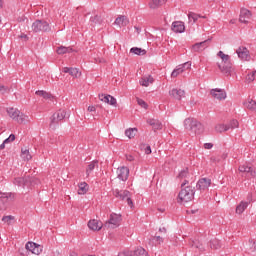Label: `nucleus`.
I'll list each match as a JSON object with an SVG mask.
<instances>
[{"label": "nucleus", "instance_id": "f257e3e1", "mask_svg": "<svg viewBox=\"0 0 256 256\" xmlns=\"http://www.w3.org/2000/svg\"><path fill=\"white\" fill-rule=\"evenodd\" d=\"M189 185V180H184L181 184V190L178 194V203H189L195 199V187Z\"/></svg>", "mask_w": 256, "mask_h": 256}, {"label": "nucleus", "instance_id": "f03ea898", "mask_svg": "<svg viewBox=\"0 0 256 256\" xmlns=\"http://www.w3.org/2000/svg\"><path fill=\"white\" fill-rule=\"evenodd\" d=\"M217 55L218 57H220V59H222L223 63V65L217 64L219 70L221 71V73L226 75V77H229V75H231V72L233 71V63H231V56L223 53V51H219Z\"/></svg>", "mask_w": 256, "mask_h": 256}, {"label": "nucleus", "instance_id": "7ed1b4c3", "mask_svg": "<svg viewBox=\"0 0 256 256\" xmlns=\"http://www.w3.org/2000/svg\"><path fill=\"white\" fill-rule=\"evenodd\" d=\"M184 127L185 129H187V131H191L192 133H195V135H201V133L205 131V127H203V124H201V122L193 118L185 119Z\"/></svg>", "mask_w": 256, "mask_h": 256}, {"label": "nucleus", "instance_id": "20e7f679", "mask_svg": "<svg viewBox=\"0 0 256 256\" xmlns=\"http://www.w3.org/2000/svg\"><path fill=\"white\" fill-rule=\"evenodd\" d=\"M11 201H15V193L0 192V211H5L9 207Z\"/></svg>", "mask_w": 256, "mask_h": 256}, {"label": "nucleus", "instance_id": "39448f33", "mask_svg": "<svg viewBox=\"0 0 256 256\" xmlns=\"http://www.w3.org/2000/svg\"><path fill=\"white\" fill-rule=\"evenodd\" d=\"M113 195L120 201H126L129 207H133V200L131 199V192L129 190L115 189L113 190Z\"/></svg>", "mask_w": 256, "mask_h": 256}, {"label": "nucleus", "instance_id": "423d86ee", "mask_svg": "<svg viewBox=\"0 0 256 256\" xmlns=\"http://www.w3.org/2000/svg\"><path fill=\"white\" fill-rule=\"evenodd\" d=\"M7 113L11 119H14V121H17V123H25V121H29V116L21 113L16 108H8Z\"/></svg>", "mask_w": 256, "mask_h": 256}, {"label": "nucleus", "instance_id": "0eeeda50", "mask_svg": "<svg viewBox=\"0 0 256 256\" xmlns=\"http://www.w3.org/2000/svg\"><path fill=\"white\" fill-rule=\"evenodd\" d=\"M37 181V179L30 176L18 177L14 179V185H17L18 187H31L37 184Z\"/></svg>", "mask_w": 256, "mask_h": 256}, {"label": "nucleus", "instance_id": "6e6552de", "mask_svg": "<svg viewBox=\"0 0 256 256\" xmlns=\"http://www.w3.org/2000/svg\"><path fill=\"white\" fill-rule=\"evenodd\" d=\"M32 31L34 33H45L47 31H51V26H49V22L45 20H36L32 24Z\"/></svg>", "mask_w": 256, "mask_h": 256}, {"label": "nucleus", "instance_id": "1a4fd4ad", "mask_svg": "<svg viewBox=\"0 0 256 256\" xmlns=\"http://www.w3.org/2000/svg\"><path fill=\"white\" fill-rule=\"evenodd\" d=\"M67 117V112L65 110H58L56 113L52 115L50 118V127H55L59 121H63Z\"/></svg>", "mask_w": 256, "mask_h": 256}, {"label": "nucleus", "instance_id": "9d476101", "mask_svg": "<svg viewBox=\"0 0 256 256\" xmlns=\"http://www.w3.org/2000/svg\"><path fill=\"white\" fill-rule=\"evenodd\" d=\"M236 53H237L239 59H241V61H251V54L249 52V49H247V47L240 46L236 50Z\"/></svg>", "mask_w": 256, "mask_h": 256}, {"label": "nucleus", "instance_id": "9b49d317", "mask_svg": "<svg viewBox=\"0 0 256 256\" xmlns=\"http://www.w3.org/2000/svg\"><path fill=\"white\" fill-rule=\"evenodd\" d=\"M213 99H217L218 101H223L227 99V92L223 89L215 88L210 91Z\"/></svg>", "mask_w": 256, "mask_h": 256}, {"label": "nucleus", "instance_id": "f8f14e48", "mask_svg": "<svg viewBox=\"0 0 256 256\" xmlns=\"http://www.w3.org/2000/svg\"><path fill=\"white\" fill-rule=\"evenodd\" d=\"M209 187H211V179L209 178H202L199 179L197 184H196V189L198 191H207V189H209Z\"/></svg>", "mask_w": 256, "mask_h": 256}, {"label": "nucleus", "instance_id": "ddd939ff", "mask_svg": "<svg viewBox=\"0 0 256 256\" xmlns=\"http://www.w3.org/2000/svg\"><path fill=\"white\" fill-rule=\"evenodd\" d=\"M238 171H240V173H246L247 177H256L255 168H253L247 164H243V165L239 166Z\"/></svg>", "mask_w": 256, "mask_h": 256}, {"label": "nucleus", "instance_id": "4468645a", "mask_svg": "<svg viewBox=\"0 0 256 256\" xmlns=\"http://www.w3.org/2000/svg\"><path fill=\"white\" fill-rule=\"evenodd\" d=\"M117 178L120 181H127L129 179V168L122 166L117 169Z\"/></svg>", "mask_w": 256, "mask_h": 256}, {"label": "nucleus", "instance_id": "2eb2a0df", "mask_svg": "<svg viewBox=\"0 0 256 256\" xmlns=\"http://www.w3.org/2000/svg\"><path fill=\"white\" fill-rule=\"evenodd\" d=\"M209 47V40H205L203 42L195 43L192 46V51L194 53H201V51H205Z\"/></svg>", "mask_w": 256, "mask_h": 256}, {"label": "nucleus", "instance_id": "dca6fc26", "mask_svg": "<svg viewBox=\"0 0 256 256\" xmlns=\"http://www.w3.org/2000/svg\"><path fill=\"white\" fill-rule=\"evenodd\" d=\"M169 95L173 99H176V101H181V99L185 97V90L173 88L172 90L169 91Z\"/></svg>", "mask_w": 256, "mask_h": 256}, {"label": "nucleus", "instance_id": "f3484780", "mask_svg": "<svg viewBox=\"0 0 256 256\" xmlns=\"http://www.w3.org/2000/svg\"><path fill=\"white\" fill-rule=\"evenodd\" d=\"M249 19H251V11H249L246 8H242L240 10V17H239L240 23H244L245 25H247V23H249Z\"/></svg>", "mask_w": 256, "mask_h": 256}, {"label": "nucleus", "instance_id": "a211bd4d", "mask_svg": "<svg viewBox=\"0 0 256 256\" xmlns=\"http://www.w3.org/2000/svg\"><path fill=\"white\" fill-rule=\"evenodd\" d=\"M100 101H103V103H108V105H112L114 107H117V99L111 95H105L101 94L99 95Z\"/></svg>", "mask_w": 256, "mask_h": 256}, {"label": "nucleus", "instance_id": "6ab92c4d", "mask_svg": "<svg viewBox=\"0 0 256 256\" xmlns=\"http://www.w3.org/2000/svg\"><path fill=\"white\" fill-rule=\"evenodd\" d=\"M174 33H185V23L181 21H174L171 26Z\"/></svg>", "mask_w": 256, "mask_h": 256}, {"label": "nucleus", "instance_id": "aec40b11", "mask_svg": "<svg viewBox=\"0 0 256 256\" xmlns=\"http://www.w3.org/2000/svg\"><path fill=\"white\" fill-rule=\"evenodd\" d=\"M62 73H69L74 79L81 77V72H79V69L73 67H64L62 69Z\"/></svg>", "mask_w": 256, "mask_h": 256}, {"label": "nucleus", "instance_id": "412c9836", "mask_svg": "<svg viewBox=\"0 0 256 256\" xmlns=\"http://www.w3.org/2000/svg\"><path fill=\"white\" fill-rule=\"evenodd\" d=\"M154 82L155 79L151 75L144 76L140 79V85H142V87H149V85H152Z\"/></svg>", "mask_w": 256, "mask_h": 256}, {"label": "nucleus", "instance_id": "4be33fe9", "mask_svg": "<svg viewBox=\"0 0 256 256\" xmlns=\"http://www.w3.org/2000/svg\"><path fill=\"white\" fill-rule=\"evenodd\" d=\"M122 221V217H121V214H111L110 215V218L108 220V224L109 225H117L119 223H121Z\"/></svg>", "mask_w": 256, "mask_h": 256}, {"label": "nucleus", "instance_id": "5701e85b", "mask_svg": "<svg viewBox=\"0 0 256 256\" xmlns=\"http://www.w3.org/2000/svg\"><path fill=\"white\" fill-rule=\"evenodd\" d=\"M115 25H119V27H127L129 23V18L127 16H119L115 19Z\"/></svg>", "mask_w": 256, "mask_h": 256}, {"label": "nucleus", "instance_id": "b1692460", "mask_svg": "<svg viewBox=\"0 0 256 256\" xmlns=\"http://www.w3.org/2000/svg\"><path fill=\"white\" fill-rule=\"evenodd\" d=\"M147 123H149V125H151L152 129H154V131H159L161 129H163V124H161V122L157 119H150L147 121Z\"/></svg>", "mask_w": 256, "mask_h": 256}, {"label": "nucleus", "instance_id": "393cba45", "mask_svg": "<svg viewBox=\"0 0 256 256\" xmlns=\"http://www.w3.org/2000/svg\"><path fill=\"white\" fill-rule=\"evenodd\" d=\"M87 191H89V184L87 182L78 184V195H85Z\"/></svg>", "mask_w": 256, "mask_h": 256}, {"label": "nucleus", "instance_id": "a878e982", "mask_svg": "<svg viewBox=\"0 0 256 256\" xmlns=\"http://www.w3.org/2000/svg\"><path fill=\"white\" fill-rule=\"evenodd\" d=\"M201 15L195 13V12H190L188 13V20H189V23H191V25H195V23H197V21L199 19H201Z\"/></svg>", "mask_w": 256, "mask_h": 256}, {"label": "nucleus", "instance_id": "bb28decb", "mask_svg": "<svg viewBox=\"0 0 256 256\" xmlns=\"http://www.w3.org/2000/svg\"><path fill=\"white\" fill-rule=\"evenodd\" d=\"M248 207L249 202L241 201L240 204L236 207L237 215H241Z\"/></svg>", "mask_w": 256, "mask_h": 256}, {"label": "nucleus", "instance_id": "cd10ccee", "mask_svg": "<svg viewBox=\"0 0 256 256\" xmlns=\"http://www.w3.org/2000/svg\"><path fill=\"white\" fill-rule=\"evenodd\" d=\"M244 107L250 111H256V102L253 99L243 102Z\"/></svg>", "mask_w": 256, "mask_h": 256}, {"label": "nucleus", "instance_id": "c85d7f7f", "mask_svg": "<svg viewBox=\"0 0 256 256\" xmlns=\"http://www.w3.org/2000/svg\"><path fill=\"white\" fill-rule=\"evenodd\" d=\"M209 246L211 249H214V250L221 249L222 247L221 241L217 238L210 240Z\"/></svg>", "mask_w": 256, "mask_h": 256}, {"label": "nucleus", "instance_id": "c756f323", "mask_svg": "<svg viewBox=\"0 0 256 256\" xmlns=\"http://www.w3.org/2000/svg\"><path fill=\"white\" fill-rule=\"evenodd\" d=\"M36 95H38V97H43V99H49V100L53 99V95L44 90L36 91Z\"/></svg>", "mask_w": 256, "mask_h": 256}, {"label": "nucleus", "instance_id": "7c9ffc66", "mask_svg": "<svg viewBox=\"0 0 256 256\" xmlns=\"http://www.w3.org/2000/svg\"><path fill=\"white\" fill-rule=\"evenodd\" d=\"M58 55H65V53H73V48L71 47H65V46H60L56 50Z\"/></svg>", "mask_w": 256, "mask_h": 256}, {"label": "nucleus", "instance_id": "2f4dec72", "mask_svg": "<svg viewBox=\"0 0 256 256\" xmlns=\"http://www.w3.org/2000/svg\"><path fill=\"white\" fill-rule=\"evenodd\" d=\"M132 256H147V250H145L143 247H138L132 251Z\"/></svg>", "mask_w": 256, "mask_h": 256}, {"label": "nucleus", "instance_id": "473e14b6", "mask_svg": "<svg viewBox=\"0 0 256 256\" xmlns=\"http://www.w3.org/2000/svg\"><path fill=\"white\" fill-rule=\"evenodd\" d=\"M167 3V0H153L150 3V9H157V7H161V5H165Z\"/></svg>", "mask_w": 256, "mask_h": 256}, {"label": "nucleus", "instance_id": "72a5a7b5", "mask_svg": "<svg viewBox=\"0 0 256 256\" xmlns=\"http://www.w3.org/2000/svg\"><path fill=\"white\" fill-rule=\"evenodd\" d=\"M130 53H134V55H146L147 50L139 48V47H133L130 49Z\"/></svg>", "mask_w": 256, "mask_h": 256}, {"label": "nucleus", "instance_id": "f704fd0d", "mask_svg": "<svg viewBox=\"0 0 256 256\" xmlns=\"http://www.w3.org/2000/svg\"><path fill=\"white\" fill-rule=\"evenodd\" d=\"M98 161H92L89 165L88 168L86 169V175L89 177L91 173L95 170V167H97Z\"/></svg>", "mask_w": 256, "mask_h": 256}, {"label": "nucleus", "instance_id": "c9c22d12", "mask_svg": "<svg viewBox=\"0 0 256 256\" xmlns=\"http://www.w3.org/2000/svg\"><path fill=\"white\" fill-rule=\"evenodd\" d=\"M21 157L22 159H24V161H31L32 156H31V153H29V149H22Z\"/></svg>", "mask_w": 256, "mask_h": 256}, {"label": "nucleus", "instance_id": "e433bc0d", "mask_svg": "<svg viewBox=\"0 0 256 256\" xmlns=\"http://www.w3.org/2000/svg\"><path fill=\"white\" fill-rule=\"evenodd\" d=\"M125 135L128 139H133L137 135V128H130L125 131Z\"/></svg>", "mask_w": 256, "mask_h": 256}, {"label": "nucleus", "instance_id": "4c0bfd02", "mask_svg": "<svg viewBox=\"0 0 256 256\" xmlns=\"http://www.w3.org/2000/svg\"><path fill=\"white\" fill-rule=\"evenodd\" d=\"M90 22L94 23V25H102L103 18H101V16H99V15H95L90 18Z\"/></svg>", "mask_w": 256, "mask_h": 256}, {"label": "nucleus", "instance_id": "58836bf2", "mask_svg": "<svg viewBox=\"0 0 256 256\" xmlns=\"http://www.w3.org/2000/svg\"><path fill=\"white\" fill-rule=\"evenodd\" d=\"M3 223H5L6 225H13V223H15V216H4L2 218Z\"/></svg>", "mask_w": 256, "mask_h": 256}, {"label": "nucleus", "instance_id": "ea45409f", "mask_svg": "<svg viewBox=\"0 0 256 256\" xmlns=\"http://www.w3.org/2000/svg\"><path fill=\"white\" fill-rule=\"evenodd\" d=\"M215 130L217 131V133H223L225 131H229V126L224 124H218L216 125Z\"/></svg>", "mask_w": 256, "mask_h": 256}, {"label": "nucleus", "instance_id": "a19ab883", "mask_svg": "<svg viewBox=\"0 0 256 256\" xmlns=\"http://www.w3.org/2000/svg\"><path fill=\"white\" fill-rule=\"evenodd\" d=\"M183 71H185V69H183L180 65L173 70V72L171 73V77H178L179 75H181V73H183Z\"/></svg>", "mask_w": 256, "mask_h": 256}, {"label": "nucleus", "instance_id": "79ce46f5", "mask_svg": "<svg viewBox=\"0 0 256 256\" xmlns=\"http://www.w3.org/2000/svg\"><path fill=\"white\" fill-rule=\"evenodd\" d=\"M256 79V70L252 71L251 73H248L246 76V81L248 83H253V81Z\"/></svg>", "mask_w": 256, "mask_h": 256}, {"label": "nucleus", "instance_id": "37998d69", "mask_svg": "<svg viewBox=\"0 0 256 256\" xmlns=\"http://www.w3.org/2000/svg\"><path fill=\"white\" fill-rule=\"evenodd\" d=\"M37 246V243L35 242H28L26 245H25V249L27 251H30L31 253H33V249H35V247Z\"/></svg>", "mask_w": 256, "mask_h": 256}, {"label": "nucleus", "instance_id": "c03bdc74", "mask_svg": "<svg viewBox=\"0 0 256 256\" xmlns=\"http://www.w3.org/2000/svg\"><path fill=\"white\" fill-rule=\"evenodd\" d=\"M43 251V247L39 244H36V246L33 248L32 253L34 255H41V252Z\"/></svg>", "mask_w": 256, "mask_h": 256}, {"label": "nucleus", "instance_id": "a18cd8bd", "mask_svg": "<svg viewBox=\"0 0 256 256\" xmlns=\"http://www.w3.org/2000/svg\"><path fill=\"white\" fill-rule=\"evenodd\" d=\"M227 126L229 127V129H237V127H239V121L237 120H231L229 124H227Z\"/></svg>", "mask_w": 256, "mask_h": 256}, {"label": "nucleus", "instance_id": "49530a36", "mask_svg": "<svg viewBox=\"0 0 256 256\" xmlns=\"http://www.w3.org/2000/svg\"><path fill=\"white\" fill-rule=\"evenodd\" d=\"M187 177H189V171L187 169L182 170L179 174H178V178L179 179H187Z\"/></svg>", "mask_w": 256, "mask_h": 256}, {"label": "nucleus", "instance_id": "de8ad7c7", "mask_svg": "<svg viewBox=\"0 0 256 256\" xmlns=\"http://www.w3.org/2000/svg\"><path fill=\"white\" fill-rule=\"evenodd\" d=\"M118 256H133V251H130L128 249L122 250L118 253Z\"/></svg>", "mask_w": 256, "mask_h": 256}, {"label": "nucleus", "instance_id": "09e8293b", "mask_svg": "<svg viewBox=\"0 0 256 256\" xmlns=\"http://www.w3.org/2000/svg\"><path fill=\"white\" fill-rule=\"evenodd\" d=\"M88 229L90 231H101L103 229V226H99V225H88Z\"/></svg>", "mask_w": 256, "mask_h": 256}, {"label": "nucleus", "instance_id": "8fccbe9b", "mask_svg": "<svg viewBox=\"0 0 256 256\" xmlns=\"http://www.w3.org/2000/svg\"><path fill=\"white\" fill-rule=\"evenodd\" d=\"M137 103L138 105H140V107H142L143 109H147L149 106L147 105V102H145L143 99H137Z\"/></svg>", "mask_w": 256, "mask_h": 256}, {"label": "nucleus", "instance_id": "3c124183", "mask_svg": "<svg viewBox=\"0 0 256 256\" xmlns=\"http://www.w3.org/2000/svg\"><path fill=\"white\" fill-rule=\"evenodd\" d=\"M13 141H15V134H10L3 142L7 145V143H13Z\"/></svg>", "mask_w": 256, "mask_h": 256}, {"label": "nucleus", "instance_id": "603ef678", "mask_svg": "<svg viewBox=\"0 0 256 256\" xmlns=\"http://www.w3.org/2000/svg\"><path fill=\"white\" fill-rule=\"evenodd\" d=\"M182 69H191V62H185L184 64L180 65Z\"/></svg>", "mask_w": 256, "mask_h": 256}, {"label": "nucleus", "instance_id": "864d4df0", "mask_svg": "<svg viewBox=\"0 0 256 256\" xmlns=\"http://www.w3.org/2000/svg\"><path fill=\"white\" fill-rule=\"evenodd\" d=\"M9 91V88L3 86V85H0V93L5 94Z\"/></svg>", "mask_w": 256, "mask_h": 256}, {"label": "nucleus", "instance_id": "5fc2aeb1", "mask_svg": "<svg viewBox=\"0 0 256 256\" xmlns=\"http://www.w3.org/2000/svg\"><path fill=\"white\" fill-rule=\"evenodd\" d=\"M87 225H99V220H95V219L89 220Z\"/></svg>", "mask_w": 256, "mask_h": 256}, {"label": "nucleus", "instance_id": "6e6d98bb", "mask_svg": "<svg viewBox=\"0 0 256 256\" xmlns=\"http://www.w3.org/2000/svg\"><path fill=\"white\" fill-rule=\"evenodd\" d=\"M192 247H195L196 249H201V245H200V243L197 242V241H193V242H192Z\"/></svg>", "mask_w": 256, "mask_h": 256}, {"label": "nucleus", "instance_id": "4d7b16f0", "mask_svg": "<svg viewBox=\"0 0 256 256\" xmlns=\"http://www.w3.org/2000/svg\"><path fill=\"white\" fill-rule=\"evenodd\" d=\"M144 151H145L146 155H151V146H146L144 148Z\"/></svg>", "mask_w": 256, "mask_h": 256}, {"label": "nucleus", "instance_id": "13d9d810", "mask_svg": "<svg viewBox=\"0 0 256 256\" xmlns=\"http://www.w3.org/2000/svg\"><path fill=\"white\" fill-rule=\"evenodd\" d=\"M204 149H213V143H205Z\"/></svg>", "mask_w": 256, "mask_h": 256}, {"label": "nucleus", "instance_id": "bf43d9fd", "mask_svg": "<svg viewBox=\"0 0 256 256\" xmlns=\"http://www.w3.org/2000/svg\"><path fill=\"white\" fill-rule=\"evenodd\" d=\"M126 159L130 162L135 161V157L133 155H130V154L126 155Z\"/></svg>", "mask_w": 256, "mask_h": 256}, {"label": "nucleus", "instance_id": "052dcab7", "mask_svg": "<svg viewBox=\"0 0 256 256\" xmlns=\"http://www.w3.org/2000/svg\"><path fill=\"white\" fill-rule=\"evenodd\" d=\"M88 111H89L90 113L95 112V111H96L95 106H89V107H88Z\"/></svg>", "mask_w": 256, "mask_h": 256}, {"label": "nucleus", "instance_id": "680f3d73", "mask_svg": "<svg viewBox=\"0 0 256 256\" xmlns=\"http://www.w3.org/2000/svg\"><path fill=\"white\" fill-rule=\"evenodd\" d=\"M250 243H253L252 250L256 251V240L255 241L250 240Z\"/></svg>", "mask_w": 256, "mask_h": 256}, {"label": "nucleus", "instance_id": "e2e57ef3", "mask_svg": "<svg viewBox=\"0 0 256 256\" xmlns=\"http://www.w3.org/2000/svg\"><path fill=\"white\" fill-rule=\"evenodd\" d=\"M156 241H159V243H163V238L161 236L154 237Z\"/></svg>", "mask_w": 256, "mask_h": 256}, {"label": "nucleus", "instance_id": "0e129e2a", "mask_svg": "<svg viewBox=\"0 0 256 256\" xmlns=\"http://www.w3.org/2000/svg\"><path fill=\"white\" fill-rule=\"evenodd\" d=\"M160 233H167V229L165 227L159 228Z\"/></svg>", "mask_w": 256, "mask_h": 256}, {"label": "nucleus", "instance_id": "69168bd1", "mask_svg": "<svg viewBox=\"0 0 256 256\" xmlns=\"http://www.w3.org/2000/svg\"><path fill=\"white\" fill-rule=\"evenodd\" d=\"M252 197H253V196H252L251 194H248V196H247L248 204L251 203V198H252Z\"/></svg>", "mask_w": 256, "mask_h": 256}, {"label": "nucleus", "instance_id": "338daca9", "mask_svg": "<svg viewBox=\"0 0 256 256\" xmlns=\"http://www.w3.org/2000/svg\"><path fill=\"white\" fill-rule=\"evenodd\" d=\"M5 142H3L1 145H0V150L3 151V149H5Z\"/></svg>", "mask_w": 256, "mask_h": 256}, {"label": "nucleus", "instance_id": "774afa93", "mask_svg": "<svg viewBox=\"0 0 256 256\" xmlns=\"http://www.w3.org/2000/svg\"><path fill=\"white\" fill-rule=\"evenodd\" d=\"M158 211H160V213H165V208H158Z\"/></svg>", "mask_w": 256, "mask_h": 256}]
</instances>
